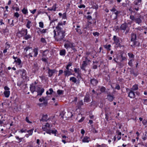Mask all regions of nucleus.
I'll use <instances>...</instances> for the list:
<instances>
[{
  "label": "nucleus",
  "mask_w": 147,
  "mask_h": 147,
  "mask_svg": "<svg viewBox=\"0 0 147 147\" xmlns=\"http://www.w3.org/2000/svg\"><path fill=\"white\" fill-rule=\"evenodd\" d=\"M22 83L23 82L22 81H18L17 82V85L18 86H20Z\"/></svg>",
  "instance_id": "obj_54"
},
{
  "label": "nucleus",
  "mask_w": 147,
  "mask_h": 147,
  "mask_svg": "<svg viewBox=\"0 0 147 147\" xmlns=\"http://www.w3.org/2000/svg\"><path fill=\"white\" fill-rule=\"evenodd\" d=\"M126 90L127 92L128 96L130 98H134L136 96L135 92L132 90L128 88H127Z\"/></svg>",
  "instance_id": "obj_8"
},
{
  "label": "nucleus",
  "mask_w": 147,
  "mask_h": 147,
  "mask_svg": "<svg viewBox=\"0 0 147 147\" xmlns=\"http://www.w3.org/2000/svg\"><path fill=\"white\" fill-rule=\"evenodd\" d=\"M41 88L40 87H38L37 88V91H36L38 93L37 96H41L44 92V89L42 88L41 89Z\"/></svg>",
  "instance_id": "obj_18"
},
{
  "label": "nucleus",
  "mask_w": 147,
  "mask_h": 147,
  "mask_svg": "<svg viewBox=\"0 0 147 147\" xmlns=\"http://www.w3.org/2000/svg\"><path fill=\"white\" fill-rule=\"evenodd\" d=\"M122 133L121 132H120L119 130H117L116 132V135L115 136H117L118 140H119L121 139V135Z\"/></svg>",
  "instance_id": "obj_17"
},
{
  "label": "nucleus",
  "mask_w": 147,
  "mask_h": 147,
  "mask_svg": "<svg viewBox=\"0 0 147 147\" xmlns=\"http://www.w3.org/2000/svg\"><path fill=\"white\" fill-rule=\"evenodd\" d=\"M64 47L67 49L69 48L71 49L74 53H75L77 51V50L76 48L77 46L76 44L73 42H71L69 40H68L66 41L64 44Z\"/></svg>",
  "instance_id": "obj_2"
},
{
  "label": "nucleus",
  "mask_w": 147,
  "mask_h": 147,
  "mask_svg": "<svg viewBox=\"0 0 147 147\" xmlns=\"http://www.w3.org/2000/svg\"><path fill=\"white\" fill-rule=\"evenodd\" d=\"M33 130V129H32L29 130H27V132L28 133V134H29L30 135H31L32 134Z\"/></svg>",
  "instance_id": "obj_47"
},
{
  "label": "nucleus",
  "mask_w": 147,
  "mask_h": 147,
  "mask_svg": "<svg viewBox=\"0 0 147 147\" xmlns=\"http://www.w3.org/2000/svg\"><path fill=\"white\" fill-rule=\"evenodd\" d=\"M40 41L42 43H46V41L45 38H41Z\"/></svg>",
  "instance_id": "obj_57"
},
{
  "label": "nucleus",
  "mask_w": 147,
  "mask_h": 147,
  "mask_svg": "<svg viewBox=\"0 0 147 147\" xmlns=\"http://www.w3.org/2000/svg\"><path fill=\"white\" fill-rule=\"evenodd\" d=\"M116 30H119L121 31H123V32L125 31V34H126L129 32V28L128 26L127 23L125 22L122 24L119 28H117L116 29Z\"/></svg>",
  "instance_id": "obj_4"
},
{
  "label": "nucleus",
  "mask_w": 147,
  "mask_h": 147,
  "mask_svg": "<svg viewBox=\"0 0 147 147\" xmlns=\"http://www.w3.org/2000/svg\"><path fill=\"white\" fill-rule=\"evenodd\" d=\"M50 131L51 134L52 133L53 134H54L55 136H56V134L58 133L56 129H55V130H51V129H50Z\"/></svg>",
  "instance_id": "obj_38"
},
{
  "label": "nucleus",
  "mask_w": 147,
  "mask_h": 147,
  "mask_svg": "<svg viewBox=\"0 0 147 147\" xmlns=\"http://www.w3.org/2000/svg\"><path fill=\"white\" fill-rule=\"evenodd\" d=\"M75 30H76V31L80 34H82V32H81V30L80 29L76 28Z\"/></svg>",
  "instance_id": "obj_51"
},
{
  "label": "nucleus",
  "mask_w": 147,
  "mask_h": 147,
  "mask_svg": "<svg viewBox=\"0 0 147 147\" xmlns=\"http://www.w3.org/2000/svg\"><path fill=\"white\" fill-rule=\"evenodd\" d=\"M90 140V138L89 137L85 136L82 140L83 142H88Z\"/></svg>",
  "instance_id": "obj_27"
},
{
  "label": "nucleus",
  "mask_w": 147,
  "mask_h": 147,
  "mask_svg": "<svg viewBox=\"0 0 147 147\" xmlns=\"http://www.w3.org/2000/svg\"><path fill=\"white\" fill-rule=\"evenodd\" d=\"M30 49H31V50H33L32 51L34 53L33 57H36L38 54V47L32 49V47L28 46L24 48V52L26 53L27 51Z\"/></svg>",
  "instance_id": "obj_6"
},
{
  "label": "nucleus",
  "mask_w": 147,
  "mask_h": 147,
  "mask_svg": "<svg viewBox=\"0 0 147 147\" xmlns=\"http://www.w3.org/2000/svg\"><path fill=\"white\" fill-rule=\"evenodd\" d=\"M136 34L132 33L131 34V41L136 40Z\"/></svg>",
  "instance_id": "obj_25"
},
{
  "label": "nucleus",
  "mask_w": 147,
  "mask_h": 147,
  "mask_svg": "<svg viewBox=\"0 0 147 147\" xmlns=\"http://www.w3.org/2000/svg\"><path fill=\"white\" fill-rule=\"evenodd\" d=\"M10 93V92L9 91H5L3 92L6 98H8L9 96Z\"/></svg>",
  "instance_id": "obj_32"
},
{
  "label": "nucleus",
  "mask_w": 147,
  "mask_h": 147,
  "mask_svg": "<svg viewBox=\"0 0 147 147\" xmlns=\"http://www.w3.org/2000/svg\"><path fill=\"white\" fill-rule=\"evenodd\" d=\"M104 47L107 49H109V48H111V45H107V44L106 45H103Z\"/></svg>",
  "instance_id": "obj_48"
},
{
  "label": "nucleus",
  "mask_w": 147,
  "mask_h": 147,
  "mask_svg": "<svg viewBox=\"0 0 147 147\" xmlns=\"http://www.w3.org/2000/svg\"><path fill=\"white\" fill-rule=\"evenodd\" d=\"M5 48H7V49H8L10 47V44L9 43V42H6V43L5 44Z\"/></svg>",
  "instance_id": "obj_43"
},
{
  "label": "nucleus",
  "mask_w": 147,
  "mask_h": 147,
  "mask_svg": "<svg viewBox=\"0 0 147 147\" xmlns=\"http://www.w3.org/2000/svg\"><path fill=\"white\" fill-rule=\"evenodd\" d=\"M85 117H82L78 121V122L81 123L82 122L84 119Z\"/></svg>",
  "instance_id": "obj_64"
},
{
  "label": "nucleus",
  "mask_w": 147,
  "mask_h": 147,
  "mask_svg": "<svg viewBox=\"0 0 147 147\" xmlns=\"http://www.w3.org/2000/svg\"><path fill=\"white\" fill-rule=\"evenodd\" d=\"M19 16H20L19 14L17 12H16V13H14V17H16L17 18H18L19 17Z\"/></svg>",
  "instance_id": "obj_60"
},
{
  "label": "nucleus",
  "mask_w": 147,
  "mask_h": 147,
  "mask_svg": "<svg viewBox=\"0 0 147 147\" xmlns=\"http://www.w3.org/2000/svg\"><path fill=\"white\" fill-rule=\"evenodd\" d=\"M72 65V63L71 62H69L68 64L66 66V70H70L69 69V67L71 66Z\"/></svg>",
  "instance_id": "obj_39"
},
{
  "label": "nucleus",
  "mask_w": 147,
  "mask_h": 147,
  "mask_svg": "<svg viewBox=\"0 0 147 147\" xmlns=\"http://www.w3.org/2000/svg\"><path fill=\"white\" fill-rule=\"evenodd\" d=\"M142 0H135L134 2V5H140L141 4Z\"/></svg>",
  "instance_id": "obj_29"
},
{
  "label": "nucleus",
  "mask_w": 147,
  "mask_h": 147,
  "mask_svg": "<svg viewBox=\"0 0 147 147\" xmlns=\"http://www.w3.org/2000/svg\"><path fill=\"white\" fill-rule=\"evenodd\" d=\"M74 71L77 74L80 73V70L79 68L77 69L76 68H74Z\"/></svg>",
  "instance_id": "obj_46"
},
{
  "label": "nucleus",
  "mask_w": 147,
  "mask_h": 147,
  "mask_svg": "<svg viewBox=\"0 0 147 147\" xmlns=\"http://www.w3.org/2000/svg\"><path fill=\"white\" fill-rule=\"evenodd\" d=\"M39 26L41 28H43L44 27V24L42 22H40L39 23Z\"/></svg>",
  "instance_id": "obj_53"
},
{
  "label": "nucleus",
  "mask_w": 147,
  "mask_h": 147,
  "mask_svg": "<svg viewBox=\"0 0 147 147\" xmlns=\"http://www.w3.org/2000/svg\"><path fill=\"white\" fill-rule=\"evenodd\" d=\"M42 117L41 119L40 120V121H42L43 122L47 121V118L48 116L47 115H42Z\"/></svg>",
  "instance_id": "obj_23"
},
{
  "label": "nucleus",
  "mask_w": 147,
  "mask_h": 147,
  "mask_svg": "<svg viewBox=\"0 0 147 147\" xmlns=\"http://www.w3.org/2000/svg\"><path fill=\"white\" fill-rule=\"evenodd\" d=\"M25 121L29 123H32V122L29 121V118L28 117H27L25 119Z\"/></svg>",
  "instance_id": "obj_61"
},
{
  "label": "nucleus",
  "mask_w": 147,
  "mask_h": 147,
  "mask_svg": "<svg viewBox=\"0 0 147 147\" xmlns=\"http://www.w3.org/2000/svg\"><path fill=\"white\" fill-rule=\"evenodd\" d=\"M127 55L130 58H134V55L132 53H128Z\"/></svg>",
  "instance_id": "obj_42"
},
{
  "label": "nucleus",
  "mask_w": 147,
  "mask_h": 147,
  "mask_svg": "<svg viewBox=\"0 0 147 147\" xmlns=\"http://www.w3.org/2000/svg\"><path fill=\"white\" fill-rule=\"evenodd\" d=\"M113 40L114 41V43L116 45L117 47H124V45H122L120 44L121 42L122 41L121 38L118 37L116 36H114Z\"/></svg>",
  "instance_id": "obj_5"
},
{
  "label": "nucleus",
  "mask_w": 147,
  "mask_h": 147,
  "mask_svg": "<svg viewBox=\"0 0 147 147\" xmlns=\"http://www.w3.org/2000/svg\"><path fill=\"white\" fill-rule=\"evenodd\" d=\"M46 98L44 97H42L40 98L39 99V100L40 102H42L43 101H45V99Z\"/></svg>",
  "instance_id": "obj_58"
},
{
  "label": "nucleus",
  "mask_w": 147,
  "mask_h": 147,
  "mask_svg": "<svg viewBox=\"0 0 147 147\" xmlns=\"http://www.w3.org/2000/svg\"><path fill=\"white\" fill-rule=\"evenodd\" d=\"M22 13L24 14H27L28 13V10L27 9L24 7L23 9L22 10Z\"/></svg>",
  "instance_id": "obj_37"
},
{
  "label": "nucleus",
  "mask_w": 147,
  "mask_h": 147,
  "mask_svg": "<svg viewBox=\"0 0 147 147\" xmlns=\"http://www.w3.org/2000/svg\"><path fill=\"white\" fill-rule=\"evenodd\" d=\"M91 100L90 98L89 95L86 96L84 98V102H88Z\"/></svg>",
  "instance_id": "obj_24"
},
{
  "label": "nucleus",
  "mask_w": 147,
  "mask_h": 147,
  "mask_svg": "<svg viewBox=\"0 0 147 147\" xmlns=\"http://www.w3.org/2000/svg\"><path fill=\"white\" fill-rule=\"evenodd\" d=\"M49 91H47L46 92V94L47 95H51L53 93V92H54L53 91V89L52 88H50L49 89Z\"/></svg>",
  "instance_id": "obj_31"
},
{
  "label": "nucleus",
  "mask_w": 147,
  "mask_h": 147,
  "mask_svg": "<svg viewBox=\"0 0 147 147\" xmlns=\"http://www.w3.org/2000/svg\"><path fill=\"white\" fill-rule=\"evenodd\" d=\"M39 69V67L38 66V63L36 62H34L32 66V73L35 74L38 72V71Z\"/></svg>",
  "instance_id": "obj_9"
},
{
  "label": "nucleus",
  "mask_w": 147,
  "mask_h": 147,
  "mask_svg": "<svg viewBox=\"0 0 147 147\" xmlns=\"http://www.w3.org/2000/svg\"><path fill=\"white\" fill-rule=\"evenodd\" d=\"M19 72L21 73L22 78L24 79H26L27 72L26 70L24 69H19Z\"/></svg>",
  "instance_id": "obj_11"
},
{
  "label": "nucleus",
  "mask_w": 147,
  "mask_h": 147,
  "mask_svg": "<svg viewBox=\"0 0 147 147\" xmlns=\"http://www.w3.org/2000/svg\"><path fill=\"white\" fill-rule=\"evenodd\" d=\"M133 61V60L131 59L129 61L128 64L131 67L132 66V61Z\"/></svg>",
  "instance_id": "obj_55"
},
{
  "label": "nucleus",
  "mask_w": 147,
  "mask_h": 147,
  "mask_svg": "<svg viewBox=\"0 0 147 147\" xmlns=\"http://www.w3.org/2000/svg\"><path fill=\"white\" fill-rule=\"evenodd\" d=\"M62 18L64 19H66L67 18L66 14L65 13H64L62 15Z\"/></svg>",
  "instance_id": "obj_63"
},
{
  "label": "nucleus",
  "mask_w": 147,
  "mask_h": 147,
  "mask_svg": "<svg viewBox=\"0 0 147 147\" xmlns=\"http://www.w3.org/2000/svg\"><path fill=\"white\" fill-rule=\"evenodd\" d=\"M72 69H70V70H65L64 71V75L65 77L68 76L72 74L71 72Z\"/></svg>",
  "instance_id": "obj_16"
},
{
  "label": "nucleus",
  "mask_w": 147,
  "mask_h": 147,
  "mask_svg": "<svg viewBox=\"0 0 147 147\" xmlns=\"http://www.w3.org/2000/svg\"><path fill=\"white\" fill-rule=\"evenodd\" d=\"M54 37L55 40L57 41L62 40L65 36V30L61 31H55L54 30Z\"/></svg>",
  "instance_id": "obj_1"
},
{
  "label": "nucleus",
  "mask_w": 147,
  "mask_h": 147,
  "mask_svg": "<svg viewBox=\"0 0 147 147\" xmlns=\"http://www.w3.org/2000/svg\"><path fill=\"white\" fill-rule=\"evenodd\" d=\"M129 18L132 21H134L136 24H140L141 23L144 19V17L140 14L135 17L134 15H131L130 16Z\"/></svg>",
  "instance_id": "obj_3"
},
{
  "label": "nucleus",
  "mask_w": 147,
  "mask_h": 147,
  "mask_svg": "<svg viewBox=\"0 0 147 147\" xmlns=\"http://www.w3.org/2000/svg\"><path fill=\"white\" fill-rule=\"evenodd\" d=\"M42 129L44 131L49 134L51 135L50 129H51L50 125L48 123H47L46 124L42 126Z\"/></svg>",
  "instance_id": "obj_7"
},
{
  "label": "nucleus",
  "mask_w": 147,
  "mask_h": 147,
  "mask_svg": "<svg viewBox=\"0 0 147 147\" xmlns=\"http://www.w3.org/2000/svg\"><path fill=\"white\" fill-rule=\"evenodd\" d=\"M66 51L65 49H62L60 51L59 54L61 56H65V55Z\"/></svg>",
  "instance_id": "obj_30"
},
{
  "label": "nucleus",
  "mask_w": 147,
  "mask_h": 147,
  "mask_svg": "<svg viewBox=\"0 0 147 147\" xmlns=\"http://www.w3.org/2000/svg\"><path fill=\"white\" fill-rule=\"evenodd\" d=\"M36 87L34 86L33 84L30 85V90L31 92L33 93L35 91Z\"/></svg>",
  "instance_id": "obj_26"
},
{
  "label": "nucleus",
  "mask_w": 147,
  "mask_h": 147,
  "mask_svg": "<svg viewBox=\"0 0 147 147\" xmlns=\"http://www.w3.org/2000/svg\"><path fill=\"white\" fill-rule=\"evenodd\" d=\"M48 58L47 57H42V60L44 62H47V59Z\"/></svg>",
  "instance_id": "obj_50"
},
{
  "label": "nucleus",
  "mask_w": 147,
  "mask_h": 147,
  "mask_svg": "<svg viewBox=\"0 0 147 147\" xmlns=\"http://www.w3.org/2000/svg\"><path fill=\"white\" fill-rule=\"evenodd\" d=\"M27 130L26 129H22L20 130L19 131V132L21 133H22L24 132H27Z\"/></svg>",
  "instance_id": "obj_44"
},
{
  "label": "nucleus",
  "mask_w": 147,
  "mask_h": 147,
  "mask_svg": "<svg viewBox=\"0 0 147 147\" xmlns=\"http://www.w3.org/2000/svg\"><path fill=\"white\" fill-rule=\"evenodd\" d=\"M14 62H16V64L20 65L22 63V61L19 58H18L16 60L14 61Z\"/></svg>",
  "instance_id": "obj_35"
},
{
  "label": "nucleus",
  "mask_w": 147,
  "mask_h": 147,
  "mask_svg": "<svg viewBox=\"0 0 147 147\" xmlns=\"http://www.w3.org/2000/svg\"><path fill=\"white\" fill-rule=\"evenodd\" d=\"M63 24L61 22H59L58 23L57 26L56 27V28L57 30L56 31H61L62 30L63 28Z\"/></svg>",
  "instance_id": "obj_13"
},
{
  "label": "nucleus",
  "mask_w": 147,
  "mask_h": 147,
  "mask_svg": "<svg viewBox=\"0 0 147 147\" xmlns=\"http://www.w3.org/2000/svg\"><path fill=\"white\" fill-rule=\"evenodd\" d=\"M88 63H87L86 61H83L82 65L80 67L81 69L83 70L86 71V67L88 65Z\"/></svg>",
  "instance_id": "obj_15"
},
{
  "label": "nucleus",
  "mask_w": 147,
  "mask_h": 147,
  "mask_svg": "<svg viewBox=\"0 0 147 147\" xmlns=\"http://www.w3.org/2000/svg\"><path fill=\"white\" fill-rule=\"evenodd\" d=\"M69 80L70 81H71L74 83H76V82H78V83H79L80 80L79 79L77 80L76 78L74 77H72L70 78L69 79Z\"/></svg>",
  "instance_id": "obj_21"
},
{
  "label": "nucleus",
  "mask_w": 147,
  "mask_h": 147,
  "mask_svg": "<svg viewBox=\"0 0 147 147\" xmlns=\"http://www.w3.org/2000/svg\"><path fill=\"white\" fill-rule=\"evenodd\" d=\"M77 106L76 107H77L78 108H79L81 107V106L83 105V103L82 100L79 101L77 103Z\"/></svg>",
  "instance_id": "obj_33"
},
{
  "label": "nucleus",
  "mask_w": 147,
  "mask_h": 147,
  "mask_svg": "<svg viewBox=\"0 0 147 147\" xmlns=\"http://www.w3.org/2000/svg\"><path fill=\"white\" fill-rule=\"evenodd\" d=\"M98 83V81L94 78H91L90 79V84L93 86H96Z\"/></svg>",
  "instance_id": "obj_14"
},
{
  "label": "nucleus",
  "mask_w": 147,
  "mask_h": 147,
  "mask_svg": "<svg viewBox=\"0 0 147 147\" xmlns=\"http://www.w3.org/2000/svg\"><path fill=\"white\" fill-rule=\"evenodd\" d=\"M106 90V88L104 86H102L100 89V91L102 92H104Z\"/></svg>",
  "instance_id": "obj_45"
},
{
  "label": "nucleus",
  "mask_w": 147,
  "mask_h": 147,
  "mask_svg": "<svg viewBox=\"0 0 147 147\" xmlns=\"http://www.w3.org/2000/svg\"><path fill=\"white\" fill-rule=\"evenodd\" d=\"M107 99L110 102H112L115 98L114 95H111L107 96Z\"/></svg>",
  "instance_id": "obj_22"
},
{
  "label": "nucleus",
  "mask_w": 147,
  "mask_h": 147,
  "mask_svg": "<svg viewBox=\"0 0 147 147\" xmlns=\"http://www.w3.org/2000/svg\"><path fill=\"white\" fill-rule=\"evenodd\" d=\"M32 53H30L28 55H25V56L26 57H28L29 59L30 57H33V56L32 55Z\"/></svg>",
  "instance_id": "obj_40"
},
{
  "label": "nucleus",
  "mask_w": 147,
  "mask_h": 147,
  "mask_svg": "<svg viewBox=\"0 0 147 147\" xmlns=\"http://www.w3.org/2000/svg\"><path fill=\"white\" fill-rule=\"evenodd\" d=\"M47 70H48V76L50 77H51L53 76V74H54L56 70L54 69H51L49 67H46Z\"/></svg>",
  "instance_id": "obj_10"
},
{
  "label": "nucleus",
  "mask_w": 147,
  "mask_h": 147,
  "mask_svg": "<svg viewBox=\"0 0 147 147\" xmlns=\"http://www.w3.org/2000/svg\"><path fill=\"white\" fill-rule=\"evenodd\" d=\"M93 34L94 36H98L100 35L99 33V32H94L93 33Z\"/></svg>",
  "instance_id": "obj_52"
},
{
  "label": "nucleus",
  "mask_w": 147,
  "mask_h": 147,
  "mask_svg": "<svg viewBox=\"0 0 147 147\" xmlns=\"http://www.w3.org/2000/svg\"><path fill=\"white\" fill-rule=\"evenodd\" d=\"M18 33L21 35V36H24L28 34L27 30L22 28L21 30L18 31Z\"/></svg>",
  "instance_id": "obj_12"
},
{
  "label": "nucleus",
  "mask_w": 147,
  "mask_h": 147,
  "mask_svg": "<svg viewBox=\"0 0 147 147\" xmlns=\"http://www.w3.org/2000/svg\"><path fill=\"white\" fill-rule=\"evenodd\" d=\"M26 20L28 21L26 24V27L28 28H30L31 26H32L31 24V21L28 20V19H26Z\"/></svg>",
  "instance_id": "obj_28"
},
{
  "label": "nucleus",
  "mask_w": 147,
  "mask_h": 147,
  "mask_svg": "<svg viewBox=\"0 0 147 147\" xmlns=\"http://www.w3.org/2000/svg\"><path fill=\"white\" fill-rule=\"evenodd\" d=\"M132 41L133 42V44L131 45L132 47L134 48L136 47H139L140 46V43L136 41V40Z\"/></svg>",
  "instance_id": "obj_20"
},
{
  "label": "nucleus",
  "mask_w": 147,
  "mask_h": 147,
  "mask_svg": "<svg viewBox=\"0 0 147 147\" xmlns=\"http://www.w3.org/2000/svg\"><path fill=\"white\" fill-rule=\"evenodd\" d=\"M56 5H57L56 4H55L54 5H53V6H52L51 8L53 9V11H56Z\"/></svg>",
  "instance_id": "obj_59"
},
{
  "label": "nucleus",
  "mask_w": 147,
  "mask_h": 147,
  "mask_svg": "<svg viewBox=\"0 0 147 147\" xmlns=\"http://www.w3.org/2000/svg\"><path fill=\"white\" fill-rule=\"evenodd\" d=\"M64 91L61 90H58L57 91L58 95L63 94Z\"/></svg>",
  "instance_id": "obj_41"
},
{
  "label": "nucleus",
  "mask_w": 147,
  "mask_h": 147,
  "mask_svg": "<svg viewBox=\"0 0 147 147\" xmlns=\"http://www.w3.org/2000/svg\"><path fill=\"white\" fill-rule=\"evenodd\" d=\"M38 28L39 29L40 31L42 33H45L47 32V29H43L41 30L39 28Z\"/></svg>",
  "instance_id": "obj_49"
},
{
  "label": "nucleus",
  "mask_w": 147,
  "mask_h": 147,
  "mask_svg": "<svg viewBox=\"0 0 147 147\" xmlns=\"http://www.w3.org/2000/svg\"><path fill=\"white\" fill-rule=\"evenodd\" d=\"M49 51L48 49L43 51L41 50L40 51V53L42 54V57H47V54L49 53Z\"/></svg>",
  "instance_id": "obj_19"
},
{
  "label": "nucleus",
  "mask_w": 147,
  "mask_h": 147,
  "mask_svg": "<svg viewBox=\"0 0 147 147\" xmlns=\"http://www.w3.org/2000/svg\"><path fill=\"white\" fill-rule=\"evenodd\" d=\"M138 85L137 84H135L133 86L132 88L130 89L133 91L137 90L138 89Z\"/></svg>",
  "instance_id": "obj_34"
},
{
  "label": "nucleus",
  "mask_w": 147,
  "mask_h": 147,
  "mask_svg": "<svg viewBox=\"0 0 147 147\" xmlns=\"http://www.w3.org/2000/svg\"><path fill=\"white\" fill-rule=\"evenodd\" d=\"M32 38V36L31 35L29 34H27L26 35H25L24 36V39L26 40H28L29 39H30Z\"/></svg>",
  "instance_id": "obj_36"
},
{
  "label": "nucleus",
  "mask_w": 147,
  "mask_h": 147,
  "mask_svg": "<svg viewBox=\"0 0 147 147\" xmlns=\"http://www.w3.org/2000/svg\"><path fill=\"white\" fill-rule=\"evenodd\" d=\"M115 88V89H117L118 90H119L120 89V86H119V85L117 84L116 85Z\"/></svg>",
  "instance_id": "obj_56"
},
{
  "label": "nucleus",
  "mask_w": 147,
  "mask_h": 147,
  "mask_svg": "<svg viewBox=\"0 0 147 147\" xmlns=\"http://www.w3.org/2000/svg\"><path fill=\"white\" fill-rule=\"evenodd\" d=\"M130 73L131 74H133L134 75L136 76H137L138 74L137 73H135L134 71L133 70H131V71Z\"/></svg>",
  "instance_id": "obj_62"
}]
</instances>
